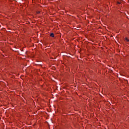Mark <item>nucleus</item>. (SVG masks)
<instances>
[{
	"mask_svg": "<svg viewBox=\"0 0 129 129\" xmlns=\"http://www.w3.org/2000/svg\"><path fill=\"white\" fill-rule=\"evenodd\" d=\"M117 5H120V2H117Z\"/></svg>",
	"mask_w": 129,
	"mask_h": 129,
	"instance_id": "nucleus-2",
	"label": "nucleus"
},
{
	"mask_svg": "<svg viewBox=\"0 0 129 129\" xmlns=\"http://www.w3.org/2000/svg\"><path fill=\"white\" fill-rule=\"evenodd\" d=\"M40 11H37V14H40Z\"/></svg>",
	"mask_w": 129,
	"mask_h": 129,
	"instance_id": "nucleus-4",
	"label": "nucleus"
},
{
	"mask_svg": "<svg viewBox=\"0 0 129 129\" xmlns=\"http://www.w3.org/2000/svg\"><path fill=\"white\" fill-rule=\"evenodd\" d=\"M125 40H126L127 42L129 41V40L128 39H127V38H125Z\"/></svg>",
	"mask_w": 129,
	"mask_h": 129,
	"instance_id": "nucleus-3",
	"label": "nucleus"
},
{
	"mask_svg": "<svg viewBox=\"0 0 129 129\" xmlns=\"http://www.w3.org/2000/svg\"><path fill=\"white\" fill-rule=\"evenodd\" d=\"M50 37H52V38H54V33H51L50 35Z\"/></svg>",
	"mask_w": 129,
	"mask_h": 129,
	"instance_id": "nucleus-1",
	"label": "nucleus"
}]
</instances>
